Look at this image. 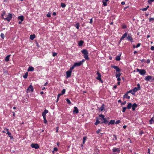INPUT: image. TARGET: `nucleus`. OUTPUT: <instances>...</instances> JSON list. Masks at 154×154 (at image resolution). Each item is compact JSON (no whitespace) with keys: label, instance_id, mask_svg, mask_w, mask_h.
<instances>
[{"label":"nucleus","instance_id":"cd10ccee","mask_svg":"<svg viewBox=\"0 0 154 154\" xmlns=\"http://www.w3.org/2000/svg\"><path fill=\"white\" fill-rule=\"evenodd\" d=\"M120 56H116V60L117 61H119L120 60V56Z\"/></svg>","mask_w":154,"mask_h":154},{"label":"nucleus","instance_id":"6ab92c4d","mask_svg":"<svg viewBox=\"0 0 154 154\" xmlns=\"http://www.w3.org/2000/svg\"><path fill=\"white\" fill-rule=\"evenodd\" d=\"M115 122V121L114 120H111L110 122H109L108 123V125H109L110 124L113 125L114 124Z\"/></svg>","mask_w":154,"mask_h":154},{"label":"nucleus","instance_id":"a19ab883","mask_svg":"<svg viewBox=\"0 0 154 154\" xmlns=\"http://www.w3.org/2000/svg\"><path fill=\"white\" fill-rule=\"evenodd\" d=\"M0 36H1V37L2 38H4L5 37V35L3 33H2L1 34Z\"/></svg>","mask_w":154,"mask_h":154},{"label":"nucleus","instance_id":"c85d7f7f","mask_svg":"<svg viewBox=\"0 0 154 154\" xmlns=\"http://www.w3.org/2000/svg\"><path fill=\"white\" fill-rule=\"evenodd\" d=\"M121 73H120V72H118L117 74H116V77L117 78V77H120V76L121 75Z\"/></svg>","mask_w":154,"mask_h":154},{"label":"nucleus","instance_id":"6e6552de","mask_svg":"<svg viewBox=\"0 0 154 154\" xmlns=\"http://www.w3.org/2000/svg\"><path fill=\"white\" fill-rule=\"evenodd\" d=\"M31 147L33 148H34L35 149H37L39 148V146L37 144H31Z\"/></svg>","mask_w":154,"mask_h":154},{"label":"nucleus","instance_id":"423d86ee","mask_svg":"<svg viewBox=\"0 0 154 154\" xmlns=\"http://www.w3.org/2000/svg\"><path fill=\"white\" fill-rule=\"evenodd\" d=\"M33 91V86L32 85L29 86L27 89V92H29L30 91L32 92Z\"/></svg>","mask_w":154,"mask_h":154},{"label":"nucleus","instance_id":"473e14b6","mask_svg":"<svg viewBox=\"0 0 154 154\" xmlns=\"http://www.w3.org/2000/svg\"><path fill=\"white\" fill-rule=\"evenodd\" d=\"M66 5L64 3H61V6L62 8H64L66 7Z\"/></svg>","mask_w":154,"mask_h":154},{"label":"nucleus","instance_id":"4c0bfd02","mask_svg":"<svg viewBox=\"0 0 154 154\" xmlns=\"http://www.w3.org/2000/svg\"><path fill=\"white\" fill-rule=\"evenodd\" d=\"M103 5L104 6H106L107 5L106 2L104 0H103Z\"/></svg>","mask_w":154,"mask_h":154},{"label":"nucleus","instance_id":"f8f14e48","mask_svg":"<svg viewBox=\"0 0 154 154\" xmlns=\"http://www.w3.org/2000/svg\"><path fill=\"white\" fill-rule=\"evenodd\" d=\"M127 39H128L129 41L132 42L133 40V39L132 38L131 36L130 35H128L126 38Z\"/></svg>","mask_w":154,"mask_h":154},{"label":"nucleus","instance_id":"864d4df0","mask_svg":"<svg viewBox=\"0 0 154 154\" xmlns=\"http://www.w3.org/2000/svg\"><path fill=\"white\" fill-rule=\"evenodd\" d=\"M154 1V0H149L148 1V3L149 4H150V2H153Z\"/></svg>","mask_w":154,"mask_h":154},{"label":"nucleus","instance_id":"79ce46f5","mask_svg":"<svg viewBox=\"0 0 154 154\" xmlns=\"http://www.w3.org/2000/svg\"><path fill=\"white\" fill-rule=\"evenodd\" d=\"M128 92H127V93L125 95H124V96H123L124 98H125L127 97L128 95Z\"/></svg>","mask_w":154,"mask_h":154},{"label":"nucleus","instance_id":"c03bdc74","mask_svg":"<svg viewBox=\"0 0 154 154\" xmlns=\"http://www.w3.org/2000/svg\"><path fill=\"white\" fill-rule=\"evenodd\" d=\"M54 151H57V147H54V150L52 151L53 153H54Z\"/></svg>","mask_w":154,"mask_h":154},{"label":"nucleus","instance_id":"e2e57ef3","mask_svg":"<svg viewBox=\"0 0 154 154\" xmlns=\"http://www.w3.org/2000/svg\"><path fill=\"white\" fill-rule=\"evenodd\" d=\"M117 80L120 81L121 80V79H120V77H117Z\"/></svg>","mask_w":154,"mask_h":154},{"label":"nucleus","instance_id":"de8ad7c7","mask_svg":"<svg viewBox=\"0 0 154 154\" xmlns=\"http://www.w3.org/2000/svg\"><path fill=\"white\" fill-rule=\"evenodd\" d=\"M5 14V12L4 11L3 12V13L2 14V17L3 18V17H4V16Z\"/></svg>","mask_w":154,"mask_h":154},{"label":"nucleus","instance_id":"8fccbe9b","mask_svg":"<svg viewBox=\"0 0 154 154\" xmlns=\"http://www.w3.org/2000/svg\"><path fill=\"white\" fill-rule=\"evenodd\" d=\"M43 112L46 114L48 112V111L47 110L45 109L44 110Z\"/></svg>","mask_w":154,"mask_h":154},{"label":"nucleus","instance_id":"338daca9","mask_svg":"<svg viewBox=\"0 0 154 154\" xmlns=\"http://www.w3.org/2000/svg\"><path fill=\"white\" fill-rule=\"evenodd\" d=\"M92 22H93V20H92V19L91 18V19L90 20V23H91V24H92Z\"/></svg>","mask_w":154,"mask_h":154},{"label":"nucleus","instance_id":"bb28decb","mask_svg":"<svg viewBox=\"0 0 154 154\" xmlns=\"http://www.w3.org/2000/svg\"><path fill=\"white\" fill-rule=\"evenodd\" d=\"M35 35H30V38L32 40H33L34 38H35Z\"/></svg>","mask_w":154,"mask_h":154},{"label":"nucleus","instance_id":"20e7f679","mask_svg":"<svg viewBox=\"0 0 154 154\" xmlns=\"http://www.w3.org/2000/svg\"><path fill=\"white\" fill-rule=\"evenodd\" d=\"M137 72H139V73L140 74L144 75L146 73V71L143 69H137Z\"/></svg>","mask_w":154,"mask_h":154},{"label":"nucleus","instance_id":"ddd939ff","mask_svg":"<svg viewBox=\"0 0 154 154\" xmlns=\"http://www.w3.org/2000/svg\"><path fill=\"white\" fill-rule=\"evenodd\" d=\"M112 151L113 152H120V150L119 148L114 147L112 149Z\"/></svg>","mask_w":154,"mask_h":154},{"label":"nucleus","instance_id":"37998d69","mask_svg":"<svg viewBox=\"0 0 154 154\" xmlns=\"http://www.w3.org/2000/svg\"><path fill=\"white\" fill-rule=\"evenodd\" d=\"M42 116H43V118H46V114L43 112L42 113Z\"/></svg>","mask_w":154,"mask_h":154},{"label":"nucleus","instance_id":"5fc2aeb1","mask_svg":"<svg viewBox=\"0 0 154 154\" xmlns=\"http://www.w3.org/2000/svg\"><path fill=\"white\" fill-rule=\"evenodd\" d=\"M141 10H142L143 11H145L147 10V8H145L141 9Z\"/></svg>","mask_w":154,"mask_h":154},{"label":"nucleus","instance_id":"69168bd1","mask_svg":"<svg viewBox=\"0 0 154 154\" xmlns=\"http://www.w3.org/2000/svg\"><path fill=\"white\" fill-rule=\"evenodd\" d=\"M87 137H84L83 138V139L84 141H85V140H86Z\"/></svg>","mask_w":154,"mask_h":154},{"label":"nucleus","instance_id":"f03ea898","mask_svg":"<svg viewBox=\"0 0 154 154\" xmlns=\"http://www.w3.org/2000/svg\"><path fill=\"white\" fill-rule=\"evenodd\" d=\"M5 17H3L5 20H7L9 22L12 18V14H9L8 15H6Z\"/></svg>","mask_w":154,"mask_h":154},{"label":"nucleus","instance_id":"393cba45","mask_svg":"<svg viewBox=\"0 0 154 154\" xmlns=\"http://www.w3.org/2000/svg\"><path fill=\"white\" fill-rule=\"evenodd\" d=\"M104 104H102L100 108L99 109V110L101 111H102L104 109Z\"/></svg>","mask_w":154,"mask_h":154},{"label":"nucleus","instance_id":"a18cd8bd","mask_svg":"<svg viewBox=\"0 0 154 154\" xmlns=\"http://www.w3.org/2000/svg\"><path fill=\"white\" fill-rule=\"evenodd\" d=\"M120 122H121V121L120 120H118L116 121V124H119V123H120Z\"/></svg>","mask_w":154,"mask_h":154},{"label":"nucleus","instance_id":"f257e3e1","mask_svg":"<svg viewBox=\"0 0 154 154\" xmlns=\"http://www.w3.org/2000/svg\"><path fill=\"white\" fill-rule=\"evenodd\" d=\"M82 53L83 54V56L86 60H88L89 58L88 57V52L86 49H83L81 51Z\"/></svg>","mask_w":154,"mask_h":154},{"label":"nucleus","instance_id":"7ed1b4c3","mask_svg":"<svg viewBox=\"0 0 154 154\" xmlns=\"http://www.w3.org/2000/svg\"><path fill=\"white\" fill-rule=\"evenodd\" d=\"M144 79L146 81L153 82L154 81V77H153L151 76L148 75L147 76H146Z\"/></svg>","mask_w":154,"mask_h":154},{"label":"nucleus","instance_id":"412c9836","mask_svg":"<svg viewBox=\"0 0 154 154\" xmlns=\"http://www.w3.org/2000/svg\"><path fill=\"white\" fill-rule=\"evenodd\" d=\"M18 19L19 20H20L21 21H23L24 19V17L23 16H20L18 17Z\"/></svg>","mask_w":154,"mask_h":154},{"label":"nucleus","instance_id":"f704fd0d","mask_svg":"<svg viewBox=\"0 0 154 154\" xmlns=\"http://www.w3.org/2000/svg\"><path fill=\"white\" fill-rule=\"evenodd\" d=\"M27 76H28V73L26 72L25 74V75H23V77L24 79H26L27 77Z\"/></svg>","mask_w":154,"mask_h":154},{"label":"nucleus","instance_id":"4d7b16f0","mask_svg":"<svg viewBox=\"0 0 154 154\" xmlns=\"http://www.w3.org/2000/svg\"><path fill=\"white\" fill-rule=\"evenodd\" d=\"M57 54V53H54L53 54V56H56Z\"/></svg>","mask_w":154,"mask_h":154},{"label":"nucleus","instance_id":"2f4dec72","mask_svg":"<svg viewBox=\"0 0 154 154\" xmlns=\"http://www.w3.org/2000/svg\"><path fill=\"white\" fill-rule=\"evenodd\" d=\"M100 123V121L98 119H97L96 122L95 123V125H97Z\"/></svg>","mask_w":154,"mask_h":154},{"label":"nucleus","instance_id":"9b49d317","mask_svg":"<svg viewBox=\"0 0 154 154\" xmlns=\"http://www.w3.org/2000/svg\"><path fill=\"white\" fill-rule=\"evenodd\" d=\"M137 104L134 103L133 105H132V110L133 111H134L136 108L137 107Z\"/></svg>","mask_w":154,"mask_h":154},{"label":"nucleus","instance_id":"b1692460","mask_svg":"<svg viewBox=\"0 0 154 154\" xmlns=\"http://www.w3.org/2000/svg\"><path fill=\"white\" fill-rule=\"evenodd\" d=\"M84 42L82 40L80 41L78 43L79 45L80 46H81L82 45L83 43Z\"/></svg>","mask_w":154,"mask_h":154},{"label":"nucleus","instance_id":"39448f33","mask_svg":"<svg viewBox=\"0 0 154 154\" xmlns=\"http://www.w3.org/2000/svg\"><path fill=\"white\" fill-rule=\"evenodd\" d=\"M111 67L116 69L117 72H120L121 71V69L117 66L112 65L111 66Z\"/></svg>","mask_w":154,"mask_h":154},{"label":"nucleus","instance_id":"9d476101","mask_svg":"<svg viewBox=\"0 0 154 154\" xmlns=\"http://www.w3.org/2000/svg\"><path fill=\"white\" fill-rule=\"evenodd\" d=\"M74 114H77L79 113V109L76 107H74V109L73 111Z\"/></svg>","mask_w":154,"mask_h":154},{"label":"nucleus","instance_id":"4be33fe9","mask_svg":"<svg viewBox=\"0 0 154 154\" xmlns=\"http://www.w3.org/2000/svg\"><path fill=\"white\" fill-rule=\"evenodd\" d=\"M133 89V91L134 92H135L137 91H138L140 90V88H138L137 87H135Z\"/></svg>","mask_w":154,"mask_h":154},{"label":"nucleus","instance_id":"dca6fc26","mask_svg":"<svg viewBox=\"0 0 154 154\" xmlns=\"http://www.w3.org/2000/svg\"><path fill=\"white\" fill-rule=\"evenodd\" d=\"M65 91H66L65 89H63L61 93L58 94V99L59 98V97L61 95H63L65 93Z\"/></svg>","mask_w":154,"mask_h":154},{"label":"nucleus","instance_id":"09e8293b","mask_svg":"<svg viewBox=\"0 0 154 154\" xmlns=\"http://www.w3.org/2000/svg\"><path fill=\"white\" fill-rule=\"evenodd\" d=\"M126 103V101H125L124 102L122 103H121V104L122 105H125Z\"/></svg>","mask_w":154,"mask_h":154},{"label":"nucleus","instance_id":"4468645a","mask_svg":"<svg viewBox=\"0 0 154 154\" xmlns=\"http://www.w3.org/2000/svg\"><path fill=\"white\" fill-rule=\"evenodd\" d=\"M97 74L98 76L96 78V79L97 80L100 79L101 78V75L100 73L98 71H97Z\"/></svg>","mask_w":154,"mask_h":154},{"label":"nucleus","instance_id":"603ef678","mask_svg":"<svg viewBox=\"0 0 154 154\" xmlns=\"http://www.w3.org/2000/svg\"><path fill=\"white\" fill-rule=\"evenodd\" d=\"M44 120V122L46 124L47 122V121L46 120V118H43Z\"/></svg>","mask_w":154,"mask_h":154},{"label":"nucleus","instance_id":"a211bd4d","mask_svg":"<svg viewBox=\"0 0 154 154\" xmlns=\"http://www.w3.org/2000/svg\"><path fill=\"white\" fill-rule=\"evenodd\" d=\"M75 66H81L82 65L81 64V62H79L75 63L74 64Z\"/></svg>","mask_w":154,"mask_h":154},{"label":"nucleus","instance_id":"a878e982","mask_svg":"<svg viewBox=\"0 0 154 154\" xmlns=\"http://www.w3.org/2000/svg\"><path fill=\"white\" fill-rule=\"evenodd\" d=\"M34 68L30 66L28 68V70L29 71H33L34 70Z\"/></svg>","mask_w":154,"mask_h":154},{"label":"nucleus","instance_id":"774afa93","mask_svg":"<svg viewBox=\"0 0 154 154\" xmlns=\"http://www.w3.org/2000/svg\"><path fill=\"white\" fill-rule=\"evenodd\" d=\"M113 136L115 138V139L116 140H117V137H116V135L115 134H114Z\"/></svg>","mask_w":154,"mask_h":154},{"label":"nucleus","instance_id":"0e129e2a","mask_svg":"<svg viewBox=\"0 0 154 154\" xmlns=\"http://www.w3.org/2000/svg\"><path fill=\"white\" fill-rule=\"evenodd\" d=\"M137 87L138 88H140V84L139 83H138V84H137Z\"/></svg>","mask_w":154,"mask_h":154},{"label":"nucleus","instance_id":"e433bc0d","mask_svg":"<svg viewBox=\"0 0 154 154\" xmlns=\"http://www.w3.org/2000/svg\"><path fill=\"white\" fill-rule=\"evenodd\" d=\"M76 27L77 29H79V23H77L76 24Z\"/></svg>","mask_w":154,"mask_h":154},{"label":"nucleus","instance_id":"ea45409f","mask_svg":"<svg viewBox=\"0 0 154 154\" xmlns=\"http://www.w3.org/2000/svg\"><path fill=\"white\" fill-rule=\"evenodd\" d=\"M99 116L101 117L102 118V119H103L104 118H105L104 116L103 115H102V114H100V115H99Z\"/></svg>","mask_w":154,"mask_h":154},{"label":"nucleus","instance_id":"2eb2a0df","mask_svg":"<svg viewBox=\"0 0 154 154\" xmlns=\"http://www.w3.org/2000/svg\"><path fill=\"white\" fill-rule=\"evenodd\" d=\"M8 128H6V131H7V132L6 133V134L8 135L9 136V137L11 138V139L13 138V137L11 136V133L8 131Z\"/></svg>","mask_w":154,"mask_h":154},{"label":"nucleus","instance_id":"1a4fd4ad","mask_svg":"<svg viewBox=\"0 0 154 154\" xmlns=\"http://www.w3.org/2000/svg\"><path fill=\"white\" fill-rule=\"evenodd\" d=\"M127 35L128 33L127 32L125 33L120 38V42H121L123 39L126 37L127 36Z\"/></svg>","mask_w":154,"mask_h":154},{"label":"nucleus","instance_id":"680f3d73","mask_svg":"<svg viewBox=\"0 0 154 154\" xmlns=\"http://www.w3.org/2000/svg\"><path fill=\"white\" fill-rule=\"evenodd\" d=\"M100 131H101L100 129H98L97 131V134L99 133L100 132Z\"/></svg>","mask_w":154,"mask_h":154},{"label":"nucleus","instance_id":"5701e85b","mask_svg":"<svg viewBox=\"0 0 154 154\" xmlns=\"http://www.w3.org/2000/svg\"><path fill=\"white\" fill-rule=\"evenodd\" d=\"M10 55H8L7 56H6L5 59V61H8L9 60V57H10Z\"/></svg>","mask_w":154,"mask_h":154},{"label":"nucleus","instance_id":"0eeeda50","mask_svg":"<svg viewBox=\"0 0 154 154\" xmlns=\"http://www.w3.org/2000/svg\"><path fill=\"white\" fill-rule=\"evenodd\" d=\"M72 72V71H71L69 70L67 71L66 72V77L67 78H69L71 76Z\"/></svg>","mask_w":154,"mask_h":154},{"label":"nucleus","instance_id":"7c9ffc66","mask_svg":"<svg viewBox=\"0 0 154 154\" xmlns=\"http://www.w3.org/2000/svg\"><path fill=\"white\" fill-rule=\"evenodd\" d=\"M75 67V65L74 64V65L71 67H70L69 70L72 71V70L74 69Z\"/></svg>","mask_w":154,"mask_h":154},{"label":"nucleus","instance_id":"6e6d98bb","mask_svg":"<svg viewBox=\"0 0 154 154\" xmlns=\"http://www.w3.org/2000/svg\"><path fill=\"white\" fill-rule=\"evenodd\" d=\"M150 49L154 51V46H151Z\"/></svg>","mask_w":154,"mask_h":154},{"label":"nucleus","instance_id":"052dcab7","mask_svg":"<svg viewBox=\"0 0 154 154\" xmlns=\"http://www.w3.org/2000/svg\"><path fill=\"white\" fill-rule=\"evenodd\" d=\"M47 16L48 17H51V14L49 13H48L47 15Z\"/></svg>","mask_w":154,"mask_h":154},{"label":"nucleus","instance_id":"bf43d9fd","mask_svg":"<svg viewBox=\"0 0 154 154\" xmlns=\"http://www.w3.org/2000/svg\"><path fill=\"white\" fill-rule=\"evenodd\" d=\"M84 61H85V60L84 59H83L81 61H80V62L81 63V64L82 65L83 64V63Z\"/></svg>","mask_w":154,"mask_h":154},{"label":"nucleus","instance_id":"aec40b11","mask_svg":"<svg viewBox=\"0 0 154 154\" xmlns=\"http://www.w3.org/2000/svg\"><path fill=\"white\" fill-rule=\"evenodd\" d=\"M132 106V104L131 103H129L128 104V105L127 106V108L128 109H130Z\"/></svg>","mask_w":154,"mask_h":154},{"label":"nucleus","instance_id":"72a5a7b5","mask_svg":"<svg viewBox=\"0 0 154 154\" xmlns=\"http://www.w3.org/2000/svg\"><path fill=\"white\" fill-rule=\"evenodd\" d=\"M66 101L67 103L69 104H70L71 103V102L70 100L68 99H66Z\"/></svg>","mask_w":154,"mask_h":154},{"label":"nucleus","instance_id":"c9c22d12","mask_svg":"<svg viewBox=\"0 0 154 154\" xmlns=\"http://www.w3.org/2000/svg\"><path fill=\"white\" fill-rule=\"evenodd\" d=\"M154 122L153 118H152L149 121V123L151 124H152V122Z\"/></svg>","mask_w":154,"mask_h":154},{"label":"nucleus","instance_id":"49530a36","mask_svg":"<svg viewBox=\"0 0 154 154\" xmlns=\"http://www.w3.org/2000/svg\"><path fill=\"white\" fill-rule=\"evenodd\" d=\"M154 20V18H151L149 19V21L151 22L152 21Z\"/></svg>","mask_w":154,"mask_h":154},{"label":"nucleus","instance_id":"c756f323","mask_svg":"<svg viewBox=\"0 0 154 154\" xmlns=\"http://www.w3.org/2000/svg\"><path fill=\"white\" fill-rule=\"evenodd\" d=\"M133 91V89L129 91H128L127 92L128 93H131L132 94H134L135 92H134Z\"/></svg>","mask_w":154,"mask_h":154},{"label":"nucleus","instance_id":"13d9d810","mask_svg":"<svg viewBox=\"0 0 154 154\" xmlns=\"http://www.w3.org/2000/svg\"><path fill=\"white\" fill-rule=\"evenodd\" d=\"M150 60L147 59L146 60V63H150Z\"/></svg>","mask_w":154,"mask_h":154},{"label":"nucleus","instance_id":"58836bf2","mask_svg":"<svg viewBox=\"0 0 154 154\" xmlns=\"http://www.w3.org/2000/svg\"><path fill=\"white\" fill-rule=\"evenodd\" d=\"M123 110H122V112H125L126 110V109L127 108L126 107H123Z\"/></svg>","mask_w":154,"mask_h":154},{"label":"nucleus","instance_id":"f3484780","mask_svg":"<svg viewBox=\"0 0 154 154\" xmlns=\"http://www.w3.org/2000/svg\"><path fill=\"white\" fill-rule=\"evenodd\" d=\"M103 119V122H101V124L104 123L105 124H106L107 122H108V120H107V119L105 118Z\"/></svg>","mask_w":154,"mask_h":154},{"label":"nucleus","instance_id":"3c124183","mask_svg":"<svg viewBox=\"0 0 154 154\" xmlns=\"http://www.w3.org/2000/svg\"><path fill=\"white\" fill-rule=\"evenodd\" d=\"M140 43H138L136 46V48H137L140 47Z\"/></svg>","mask_w":154,"mask_h":154}]
</instances>
